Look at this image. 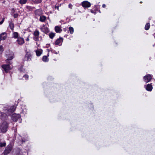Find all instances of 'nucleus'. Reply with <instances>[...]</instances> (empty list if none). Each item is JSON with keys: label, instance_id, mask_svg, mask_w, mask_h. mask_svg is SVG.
Wrapping results in <instances>:
<instances>
[{"label": "nucleus", "instance_id": "f257e3e1", "mask_svg": "<svg viewBox=\"0 0 155 155\" xmlns=\"http://www.w3.org/2000/svg\"><path fill=\"white\" fill-rule=\"evenodd\" d=\"M16 107L15 106H13L10 108L7 107H4L3 110L4 112L1 113V115L2 117H5V116H8L14 112L15 109Z\"/></svg>", "mask_w": 155, "mask_h": 155}, {"label": "nucleus", "instance_id": "f03ea898", "mask_svg": "<svg viewBox=\"0 0 155 155\" xmlns=\"http://www.w3.org/2000/svg\"><path fill=\"white\" fill-rule=\"evenodd\" d=\"M8 58L6 60V62L8 64H5L2 65V68L4 69L6 73H8L11 69V68L9 64H12V62L10 61L13 59L14 58L13 55L12 54L11 56L8 57Z\"/></svg>", "mask_w": 155, "mask_h": 155}, {"label": "nucleus", "instance_id": "7ed1b4c3", "mask_svg": "<svg viewBox=\"0 0 155 155\" xmlns=\"http://www.w3.org/2000/svg\"><path fill=\"white\" fill-rule=\"evenodd\" d=\"M8 125L6 122H4L0 125V130L3 133H5L7 130Z\"/></svg>", "mask_w": 155, "mask_h": 155}, {"label": "nucleus", "instance_id": "20e7f679", "mask_svg": "<svg viewBox=\"0 0 155 155\" xmlns=\"http://www.w3.org/2000/svg\"><path fill=\"white\" fill-rule=\"evenodd\" d=\"M153 76L150 74H147L146 75L143 77L144 81L146 83L150 82L152 79Z\"/></svg>", "mask_w": 155, "mask_h": 155}, {"label": "nucleus", "instance_id": "39448f33", "mask_svg": "<svg viewBox=\"0 0 155 155\" xmlns=\"http://www.w3.org/2000/svg\"><path fill=\"white\" fill-rule=\"evenodd\" d=\"M81 5L84 8H87L91 6V4L88 1H85L81 3Z\"/></svg>", "mask_w": 155, "mask_h": 155}, {"label": "nucleus", "instance_id": "423d86ee", "mask_svg": "<svg viewBox=\"0 0 155 155\" xmlns=\"http://www.w3.org/2000/svg\"><path fill=\"white\" fill-rule=\"evenodd\" d=\"M12 148V147L11 145H8L6 147L4 151L5 155H7L11 151Z\"/></svg>", "mask_w": 155, "mask_h": 155}, {"label": "nucleus", "instance_id": "0eeeda50", "mask_svg": "<svg viewBox=\"0 0 155 155\" xmlns=\"http://www.w3.org/2000/svg\"><path fill=\"white\" fill-rule=\"evenodd\" d=\"M20 117V115L19 114H14L12 116V119L14 121H17V120Z\"/></svg>", "mask_w": 155, "mask_h": 155}, {"label": "nucleus", "instance_id": "6e6552de", "mask_svg": "<svg viewBox=\"0 0 155 155\" xmlns=\"http://www.w3.org/2000/svg\"><path fill=\"white\" fill-rule=\"evenodd\" d=\"M31 54L27 52L25 56V60L27 61H30L31 59Z\"/></svg>", "mask_w": 155, "mask_h": 155}, {"label": "nucleus", "instance_id": "1a4fd4ad", "mask_svg": "<svg viewBox=\"0 0 155 155\" xmlns=\"http://www.w3.org/2000/svg\"><path fill=\"white\" fill-rule=\"evenodd\" d=\"M40 29L42 31L45 33H47L49 32V30L48 28L46 27L45 25H43Z\"/></svg>", "mask_w": 155, "mask_h": 155}, {"label": "nucleus", "instance_id": "9d476101", "mask_svg": "<svg viewBox=\"0 0 155 155\" xmlns=\"http://www.w3.org/2000/svg\"><path fill=\"white\" fill-rule=\"evenodd\" d=\"M144 87L147 91H151L153 88L152 85L150 84H148L147 86L145 85Z\"/></svg>", "mask_w": 155, "mask_h": 155}, {"label": "nucleus", "instance_id": "9b49d317", "mask_svg": "<svg viewBox=\"0 0 155 155\" xmlns=\"http://www.w3.org/2000/svg\"><path fill=\"white\" fill-rule=\"evenodd\" d=\"M17 42L19 45H21L24 43L25 41L23 38L19 37L17 39Z\"/></svg>", "mask_w": 155, "mask_h": 155}, {"label": "nucleus", "instance_id": "f8f14e48", "mask_svg": "<svg viewBox=\"0 0 155 155\" xmlns=\"http://www.w3.org/2000/svg\"><path fill=\"white\" fill-rule=\"evenodd\" d=\"M6 33L5 32L1 34L0 35V41L5 40L6 37Z\"/></svg>", "mask_w": 155, "mask_h": 155}, {"label": "nucleus", "instance_id": "ddd939ff", "mask_svg": "<svg viewBox=\"0 0 155 155\" xmlns=\"http://www.w3.org/2000/svg\"><path fill=\"white\" fill-rule=\"evenodd\" d=\"M63 38H60L58 39L55 42V44L56 45H59L63 41Z\"/></svg>", "mask_w": 155, "mask_h": 155}, {"label": "nucleus", "instance_id": "4468645a", "mask_svg": "<svg viewBox=\"0 0 155 155\" xmlns=\"http://www.w3.org/2000/svg\"><path fill=\"white\" fill-rule=\"evenodd\" d=\"M55 30L57 33H61L62 31L61 28L59 26H57L55 27Z\"/></svg>", "mask_w": 155, "mask_h": 155}, {"label": "nucleus", "instance_id": "2eb2a0df", "mask_svg": "<svg viewBox=\"0 0 155 155\" xmlns=\"http://www.w3.org/2000/svg\"><path fill=\"white\" fill-rule=\"evenodd\" d=\"M46 17L44 15H41L40 16L39 21L41 22H45L46 20Z\"/></svg>", "mask_w": 155, "mask_h": 155}, {"label": "nucleus", "instance_id": "dca6fc26", "mask_svg": "<svg viewBox=\"0 0 155 155\" xmlns=\"http://www.w3.org/2000/svg\"><path fill=\"white\" fill-rule=\"evenodd\" d=\"M19 35L18 33L16 32H14L12 34V37L15 38H18Z\"/></svg>", "mask_w": 155, "mask_h": 155}, {"label": "nucleus", "instance_id": "f3484780", "mask_svg": "<svg viewBox=\"0 0 155 155\" xmlns=\"http://www.w3.org/2000/svg\"><path fill=\"white\" fill-rule=\"evenodd\" d=\"M36 54L38 56H39L42 53V50H36L35 51Z\"/></svg>", "mask_w": 155, "mask_h": 155}, {"label": "nucleus", "instance_id": "a211bd4d", "mask_svg": "<svg viewBox=\"0 0 155 155\" xmlns=\"http://www.w3.org/2000/svg\"><path fill=\"white\" fill-rule=\"evenodd\" d=\"M26 8L28 11L33 10L35 8L34 7H32L29 6H26Z\"/></svg>", "mask_w": 155, "mask_h": 155}, {"label": "nucleus", "instance_id": "6ab92c4d", "mask_svg": "<svg viewBox=\"0 0 155 155\" xmlns=\"http://www.w3.org/2000/svg\"><path fill=\"white\" fill-rule=\"evenodd\" d=\"M10 28L13 31L14 28V24L12 22H10L9 23V25Z\"/></svg>", "mask_w": 155, "mask_h": 155}, {"label": "nucleus", "instance_id": "aec40b11", "mask_svg": "<svg viewBox=\"0 0 155 155\" xmlns=\"http://www.w3.org/2000/svg\"><path fill=\"white\" fill-rule=\"evenodd\" d=\"M33 35L34 36H39V31L37 30H36L34 32Z\"/></svg>", "mask_w": 155, "mask_h": 155}, {"label": "nucleus", "instance_id": "412c9836", "mask_svg": "<svg viewBox=\"0 0 155 155\" xmlns=\"http://www.w3.org/2000/svg\"><path fill=\"white\" fill-rule=\"evenodd\" d=\"M42 60L43 61L46 62L48 61V59L47 56H44L42 58Z\"/></svg>", "mask_w": 155, "mask_h": 155}, {"label": "nucleus", "instance_id": "4be33fe9", "mask_svg": "<svg viewBox=\"0 0 155 155\" xmlns=\"http://www.w3.org/2000/svg\"><path fill=\"white\" fill-rule=\"evenodd\" d=\"M55 35V34L52 32H51L49 34V36L51 39L53 38Z\"/></svg>", "mask_w": 155, "mask_h": 155}, {"label": "nucleus", "instance_id": "5701e85b", "mask_svg": "<svg viewBox=\"0 0 155 155\" xmlns=\"http://www.w3.org/2000/svg\"><path fill=\"white\" fill-rule=\"evenodd\" d=\"M69 31H70L71 34H72L74 32V29L71 27L69 28Z\"/></svg>", "mask_w": 155, "mask_h": 155}, {"label": "nucleus", "instance_id": "b1692460", "mask_svg": "<svg viewBox=\"0 0 155 155\" xmlns=\"http://www.w3.org/2000/svg\"><path fill=\"white\" fill-rule=\"evenodd\" d=\"M34 3H40L42 1V0H31Z\"/></svg>", "mask_w": 155, "mask_h": 155}, {"label": "nucleus", "instance_id": "393cba45", "mask_svg": "<svg viewBox=\"0 0 155 155\" xmlns=\"http://www.w3.org/2000/svg\"><path fill=\"white\" fill-rule=\"evenodd\" d=\"M150 27V25L149 23L147 24L145 27V29L146 30H148Z\"/></svg>", "mask_w": 155, "mask_h": 155}, {"label": "nucleus", "instance_id": "a878e982", "mask_svg": "<svg viewBox=\"0 0 155 155\" xmlns=\"http://www.w3.org/2000/svg\"><path fill=\"white\" fill-rule=\"evenodd\" d=\"M27 1V0H20L19 1V3L21 4H25Z\"/></svg>", "mask_w": 155, "mask_h": 155}, {"label": "nucleus", "instance_id": "bb28decb", "mask_svg": "<svg viewBox=\"0 0 155 155\" xmlns=\"http://www.w3.org/2000/svg\"><path fill=\"white\" fill-rule=\"evenodd\" d=\"M6 145V144L5 142H4L3 143H0V146L1 147H5Z\"/></svg>", "mask_w": 155, "mask_h": 155}, {"label": "nucleus", "instance_id": "cd10ccee", "mask_svg": "<svg viewBox=\"0 0 155 155\" xmlns=\"http://www.w3.org/2000/svg\"><path fill=\"white\" fill-rule=\"evenodd\" d=\"M36 41H39V36H34L33 38Z\"/></svg>", "mask_w": 155, "mask_h": 155}, {"label": "nucleus", "instance_id": "c85d7f7f", "mask_svg": "<svg viewBox=\"0 0 155 155\" xmlns=\"http://www.w3.org/2000/svg\"><path fill=\"white\" fill-rule=\"evenodd\" d=\"M3 51V47L0 45V54H1Z\"/></svg>", "mask_w": 155, "mask_h": 155}, {"label": "nucleus", "instance_id": "c756f323", "mask_svg": "<svg viewBox=\"0 0 155 155\" xmlns=\"http://www.w3.org/2000/svg\"><path fill=\"white\" fill-rule=\"evenodd\" d=\"M19 16V15L17 13H15L13 15V17L14 18H17Z\"/></svg>", "mask_w": 155, "mask_h": 155}, {"label": "nucleus", "instance_id": "7c9ffc66", "mask_svg": "<svg viewBox=\"0 0 155 155\" xmlns=\"http://www.w3.org/2000/svg\"><path fill=\"white\" fill-rule=\"evenodd\" d=\"M23 77L25 78V80H27L28 78V75L25 74L23 75Z\"/></svg>", "mask_w": 155, "mask_h": 155}, {"label": "nucleus", "instance_id": "2f4dec72", "mask_svg": "<svg viewBox=\"0 0 155 155\" xmlns=\"http://www.w3.org/2000/svg\"><path fill=\"white\" fill-rule=\"evenodd\" d=\"M72 5L71 4H70L68 5V7L71 9H72Z\"/></svg>", "mask_w": 155, "mask_h": 155}, {"label": "nucleus", "instance_id": "473e14b6", "mask_svg": "<svg viewBox=\"0 0 155 155\" xmlns=\"http://www.w3.org/2000/svg\"><path fill=\"white\" fill-rule=\"evenodd\" d=\"M4 19H5L4 18L2 19V20L1 21H0V24H1V25L3 23V22L4 21Z\"/></svg>", "mask_w": 155, "mask_h": 155}, {"label": "nucleus", "instance_id": "72a5a7b5", "mask_svg": "<svg viewBox=\"0 0 155 155\" xmlns=\"http://www.w3.org/2000/svg\"><path fill=\"white\" fill-rule=\"evenodd\" d=\"M59 6H56V5L55 7V9H57L58 10H59Z\"/></svg>", "mask_w": 155, "mask_h": 155}, {"label": "nucleus", "instance_id": "f704fd0d", "mask_svg": "<svg viewBox=\"0 0 155 155\" xmlns=\"http://www.w3.org/2000/svg\"><path fill=\"white\" fill-rule=\"evenodd\" d=\"M39 12V11L38 10H37L35 12V13L36 14V15H39V14H38V12Z\"/></svg>", "mask_w": 155, "mask_h": 155}, {"label": "nucleus", "instance_id": "c9c22d12", "mask_svg": "<svg viewBox=\"0 0 155 155\" xmlns=\"http://www.w3.org/2000/svg\"><path fill=\"white\" fill-rule=\"evenodd\" d=\"M91 13H94V14H95L96 13V12H94V11L93 10H91Z\"/></svg>", "mask_w": 155, "mask_h": 155}, {"label": "nucleus", "instance_id": "e433bc0d", "mask_svg": "<svg viewBox=\"0 0 155 155\" xmlns=\"http://www.w3.org/2000/svg\"><path fill=\"white\" fill-rule=\"evenodd\" d=\"M15 9L14 8H12V13H14V12H15Z\"/></svg>", "mask_w": 155, "mask_h": 155}, {"label": "nucleus", "instance_id": "4c0bfd02", "mask_svg": "<svg viewBox=\"0 0 155 155\" xmlns=\"http://www.w3.org/2000/svg\"><path fill=\"white\" fill-rule=\"evenodd\" d=\"M102 7L103 8H105L106 7V5L105 4H103L102 5Z\"/></svg>", "mask_w": 155, "mask_h": 155}, {"label": "nucleus", "instance_id": "58836bf2", "mask_svg": "<svg viewBox=\"0 0 155 155\" xmlns=\"http://www.w3.org/2000/svg\"><path fill=\"white\" fill-rule=\"evenodd\" d=\"M27 140H25H25H24V139H22V142H25V141H27Z\"/></svg>", "mask_w": 155, "mask_h": 155}, {"label": "nucleus", "instance_id": "ea45409f", "mask_svg": "<svg viewBox=\"0 0 155 155\" xmlns=\"http://www.w3.org/2000/svg\"><path fill=\"white\" fill-rule=\"evenodd\" d=\"M54 53H55V54H57L59 53V52H54Z\"/></svg>", "mask_w": 155, "mask_h": 155}, {"label": "nucleus", "instance_id": "a19ab883", "mask_svg": "<svg viewBox=\"0 0 155 155\" xmlns=\"http://www.w3.org/2000/svg\"><path fill=\"white\" fill-rule=\"evenodd\" d=\"M29 38H28L27 39H26V41H29Z\"/></svg>", "mask_w": 155, "mask_h": 155}, {"label": "nucleus", "instance_id": "79ce46f5", "mask_svg": "<svg viewBox=\"0 0 155 155\" xmlns=\"http://www.w3.org/2000/svg\"><path fill=\"white\" fill-rule=\"evenodd\" d=\"M142 2H140V3H142Z\"/></svg>", "mask_w": 155, "mask_h": 155}]
</instances>
